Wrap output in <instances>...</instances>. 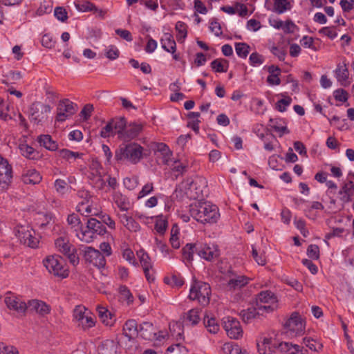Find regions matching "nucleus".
<instances>
[{
  "label": "nucleus",
  "mask_w": 354,
  "mask_h": 354,
  "mask_svg": "<svg viewBox=\"0 0 354 354\" xmlns=\"http://www.w3.org/2000/svg\"><path fill=\"white\" fill-rule=\"evenodd\" d=\"M190 215L203 224L216 223L220 218L218 208L209 202H195L189 205Z\"/></svg>",
  "instance_id": "1"
},
{
  "label": "nucleus",
  "mask_w": 354,
  "mask_h": 354,
  "mask_svg": "<svg viewBox=\"0 0 354 354\" xmlns=\"http://www.w3.org/2000/svg\"><path fill=\"white\" fill-rule=\"evenodd\" d=\"M185 194L191 199H199L204 197L207 192V181L203 176H196L194 178H188L182 183Z\"/></svg>",
  "instance_id": "2"
},
{
  "label": "nucleus",
  "mask_w": 354,
  "mask_h": 354,
  "mask_svg": "<svg viewBox=\"0 0 354 354\" xmlns=\"http://www.w3.org/2000/svg\"><path fill=\"white\" fill-rule=\"evenodd\" d=\"M142 149L140 145L135 142L122 144L115 152V159L118 161L126 160L136 164L142 158Z\"/></svg>",
  "instance_id": "3"
},
{
  "label": "nucleus",
  "mask_w": 354,
  "mask_h": 354,
  "mask_svg": "<svg viewBox=\"0 0 354 354\" xmlns=\"http://www.w3.org/2000/svg\"><path fill=\"white\" fill-rule=\"evenodd\" d=\"M211 296V287L207 283L196 281L192 285L189 299L196 300L200 305L206 306L209 304Z\"/></svg>",
  "instance_id": "4"
},
{
  "label": "nucleus",
  "mask_w": 354,
  "mask_h": 354,
  "mask_svg": "<svg viewBox=\"0 0 354 354\" xmlns=\"http://www.w3.org/2000/svg\"><path fill=\"white\" fill-rule=\"evenodd\" d=\"M44 266L51 274L62 278L68 276V270L65 268V260L58 254L49 255L43 261Z\"/></svg>",
  "instance_id": "5"
},
{
  "label": "nucleus",
  "mask_w": 354,
  "mask_h": 354,
  "mask_svg": "<svg viewBox=\"0 0 354 354\" xmlns=\"http://www.w3.org/2000/svg\"><path fill=\"white\" fill-rule=\"evenodd\" d=\"M278 300L270 290L261 291L257 295V304L261 315L273 312L278 308Z\"/></svg>",
  "instance_id": "6"
},
{
  "label": "nucleus",
  "mask_w": 354,
  "mask_h": 354,
  "mask_svg": "<svg viewBox=\"0 0 354 354\" xmlns=\"http://www.w3.org/2000/svg\"><path fill=\"white\" fill-rule=\"evenodd\" d=\"M105 172L100 162L93 158L89 164L87 178L93 187L98 189H104L106 182L103 178Z\"/></svg>",
  "instance_id": "7"
},
{
  "label": "nucleus",
  "mask_w": 354,
  "mask_h": 354,
  "mask_svg": "<svg viewBox=\"0 0 354 354\" xmlns=\"http://www.w3.org/2000/svg\"><path fill=\"white\" fill-rule=\"evenodd\" d=\"M285 333L290 337L301 336L305 331V322L297 312L291 314L284 324Z\"/></svg>",
  "instance_id": "8"
},
{
  "label": "nucleus",
  "mask_w": 354,
  "mask_h": 354,
  "mask_svg": "<svg viewBox=\"0 0 354 354\" xmlns=\"http://www.w3.org/2000/svg\"><path fill=\"white\" fill-rule=\"evenodd\" d=\"M15 234L20 243L30 248L38 247L39 239L35 237V232L28 227L19 226L15 230Z\"/></svg>",
  "instance_id": "9"
},
{
  "label": "nucleus",
  "mask_w": 354,
  "mask_h": 354,
  "mask_svg": "<svg viewBox=\"0 0 354 354\" xmlns=\"http://www.w3.org/2000/svg\"><path fill=\"white\" fill-rule=\"evenodd\" d=\"M77 111V106L68 99H64L59 102L57 108L56 120L64 122Z\"/></svg>",
  "instance_id": "10"
},
{
  "label": "nucleus",
  "mask_w": 354,
  "mask_h": 354,
  "mask_svg": "<svg viewBox=\"0 0 354 354\" xmlns=\"http://www.w3.org/2000/svg\"><path fill=\"white\" fill-rule=\"evenodd\" d=\"M51 110L48 104H45L39 102H33L29 108L30 119L35 123L39 124L46 120V114Z\"/></svg>",
  "instance_id": "11"
},
{
  "label": "nucleus",
  "mask_w": 354,
  "mask_h": 354,
  "mask_svg": "<svg viewBox=\"0 0 354 354\" xmlns=\"http://www.w3.org/2000/svg\"><path fill=\"white\" fill-rule=\"evenodd\" d=\"M12 178V166L0 155V191H6Z\"/></svg>",
  "instance_id": "12"
},
{
  "label": "nucleus",
  "mask_w": 354,
  "mask_h": 354,
  "mask_svg": "<svg viewBox=\"0 0 354 354\" xmlns=\"http://www.w3.org/2000/svg\"><path fill=\"white\" fill-rule=\"evenodd\" d=\"M4 301L10 310L16 312L19 315H24L28 309V304L19 297L10 292L6 293Z\"/></svg>",
  "instance_id": "13"
},
{
  "label": "nucleus",
  "mask_w": 354,
  "mask_h": 354,
  "mask_svg": "<svg viewBox=\"0 0 354 354\" xmlns=\"http://www.w3.org/2000/svg\"><path fill=\"white\" fill-rule=\"evenodd\" d=\"M84 258L86 262L93 264L98 268H103L106 265L104 256L99 250L92 247H85Z\"/></svg>",
  "instance_id": "14"
},
{
  "label": "nucleus",
  "mask_w": 354,
  "mask_h": 354,
  "mask_svg": "<svg viewBox=\"0 0 354 354\" xmlns=\"http://www.w3.org/2000/svg\"><path fill=\"white\" fill-rule=\"evenodd\" d=\"M223 328L227 335L231 339H239L242 336L243 330L239 322L232 317H227L223 319Z\"/></svg>",
  "instance_id": "15"
},
{
  "label": "nucleus",
  "mask_w": 354,
  "mask_h": 354,
  "mask_svg": "<svg viewBox=\"0 0 354 354\" xmlns=\"http://www.w3.org/2000/svg\"><path fill=\"white\" fill-rule=\"evenodd\" d=\"M196 252L206 261H211L219 257L218 246L214 244H200L196 248Z\"/></svg>",
  "instance_id": "16"
},
{
  "label": "nucleus",
  "mask_w": 354,
  "mask_h": 354,
  "mask_svg": "<svg viewBox=\"0 0 354 354\" xmlns=\"http://www.w3.org/2000/svg\"><path fill=\"white\" fill-rule=\"evenodd\" d=\"M250 281V279L244 275H237L234 273H231L229 275V279L225 285V288L228 291H235L240 290L245 286Z\"/></svg>",
  "instance_id": "17"
},
{
  "label": "nucleus",
  "mask_w": 354,
  "mask_h": 354,
  "mask_svg": "<svg viewBox=\"0 0 354 354\" xmlns=\"http://www.w3.org/2000/svg\"><path fill=\"white\" fill-rule=\"evenodd\" d=\"M339 201L343 203H348L354 196V182L348 180L342 184L337 193Z\"/></svg>",
  "instance_id": "18"
},
{
  "label": "nucleus",
  "mask_w": 354,
  "mask_h": 354,
  "mask_svg": "<svg viewBox=\"0 0 354 354\" xmlns=\"http://www.w3.org/2000/svg\"><path fill=\"white\" fill-rule=\"evenodd\" d=\"M278 344L275 339L269 337L261 338L257 342L259 354H272L277 349Z\"/></svg>",
  "instance_id": "19"
},
{
  "label": "nucleus",
  "mask_w": 354,
  "mask_h": 354,
  "mask_svg": "<svg viewBox=\"0 0 354 354\" xmlns=\"http://www.w3.org/2000/svg\"><path fill=\"white\" fill-rule=\"evenodd\" d=\"M28 308L30 311H35L39 315L44 316L50 311V308L45 302L37 299L29 301L28 303Z\"/></svg>",
  "instance_id": "20"
},
{
  "label": "nucleus",
  "mask_w": 354,
  "mask_h": 354,
  "mask_svg": "<svg viewBox=\"0 0 354 354\" xmlns=\"http://www.w3.org/2000/svg\"><path fill=\"white\" fill-rule=\"evenodd\" d=\"M139 331L141 337L145 339L152 341L158 339L156 330L150 322H143L140 324Z\"/></svg>",
  "instance_id": "21"
},
{
  "label": "nucleus",
  "mask_w": 354,
  "mask_h": 354,
  "mask_svg": "<svg viewBox=\"0 0 354 354\" xmlns=\"http://www.w3.org/2000/svg\"><path fill=\"white\" fill-rule=\"evenodd\" d=\"M142 130V126L140 124H130L126 127L124 133L121 136V139L124 140L133 139L140 134Z\"/></svg>",
  "instance_id": "22"
},
{
  "label": "nucleus",
  "mask_w": 354,
  "mask_h": 354,
  "mask_svg": "<svg viewBox=\"0 0 354 354\" xmlns=\"http://www.w3.org/2000/svg\"><path fill=\"white\" fill-rule=\"evenodd\" d=\"M41 180L39 173L35 169H28L23 171L21 180L24 184L35 185Z\"/></svg>",
  "instance_id": "23"
},
{
  "label": "nucleus",
  "mask_w": 354,
  "mask_h": 354,
  "mask_svg": "<svg viewBox=\"0 0 354 354\" xmlns=\"http://www.w3.org/2000/svg\"><path fill=\"white\" fill-rule=\"evenodd\" d=\"M120 222L129 231L136 232L140 230V226L131 216L126 214H118Z\"/></svg>",
  "instance_id": "24"
},
{
  "label": "nucleus",
  "mask_w": 354,
  "mask_h": 354,
  "mask_svg": "<svg viewBox=\"0 0 354 354\" xmlns=\"http://www.w3.org/2000/svg\"><path fill=\"white\" fill-rule=\"evenodd\" d=\"M156 153H160L162 158V162L165 165H169V162L172 156L171 151L169 149L168 146L162 142H158L155 146Z\"/></svg>",
  "instance_id": "25"
},
{
  "label": "nucleus",
  "mask_w": 354,
  "mask_h": 354,
  "mask_svg": "<svg viewBox=\"0 0 354 354\" xmlns=\"http://www.w3.org/2000/svg\"><path fill=\"white\" fill-rule=\"evenodd\" d=\"M335 75L337 81L342 86H348L350 84V82L348 81L349 73L346 64H344L343 66L339 64L337 66L335 70Z\"/></svg>",
  "instance_id": "26"
},
{
  "label": "nucleus",
  "mask_w": 354,
  "mask_h": 354,
  "mask_svg": "<svg viewBox=\"0 0 354 354\" xmlns=\"http://www.w3.org/2000/svg\"><path fill=\"white\" fill-rule=\"evenodd\" d=\"M138 333V324L136 320H127L123 326V334L130 340Z\"/></svg>",
  "instance_id": "27"
},
{
  "label": "nucleus",
  "mask_w": 354,
  "mask_h": 354,
  "mask_svg": "<svg viewBox=\"0 0 354 354\" xmlns=\"http://www.w3.org/2000/svg\"><path fill=\"white\" fill-rule=\"evenodd\" d=\"M162 48L172 54L176 52V44L174 37L170 33H165L163 37L160 39Z\"/></svg>",
  "instance_id": "28"
},
{
  "label": "nucleus",
  "mask_w": 354,
  "mask_h": 354,
  "mask_svg": "<svg viewBox=\"0 0 354 354\" xmlns=\"http://www.w3.org/2000/svg\"><path fill=\"white\" fill-rule=\"evenodd\" d=\"M269 125L274 131L279 133L280 136L289 133L283 119L270 118L269 120Z\"/></svg>",
  "instance_id": "29"
},
{
  "label": "nucleus",
  "mask_w": 354,
  "mask_h": 354,
  "mask_svg": "<svg viewBox=\"0 0 354 354\" xmlns=\"http://www.w3.org/2000/svg\"><path fill=\"white\" fill-rule=\"evenodd\" d=\"M86 228L93 231L95 235H104L106 232V229L104 225L94 218L88 219Z\"/></svg>",
  "instance_id": "30"
},
{
  "label": "nucleus",
  "mask_w": 354,
  "mask_h": 354,
  "mask_svg": "<svg viewBox=\"0 0 354 354\" xmlns=\"http://www.w3.org/2000/svg\"><path fill=\"white\" fill-rule=\"evenodd\" d=\"M201 312L199 308H192L189 310L185 316V324L186 325H196L201 320Z\"/></svg>",
  "instance_id": "31"
},
{
  "label": "nucleus",
  "mask_w": 354,
  "mask_h": 354,
  "mask_svg": "<svg viewBox=\"0 0 354 354\" xmlns=\"http://www.w3.org/2000/svg\"><path fill=\"white\" fill-rule=\"evenodd\" d=\"M37 141L40 146H43L50 151H55L58 148L57 143L52 139L50 135H41L38 137Z\"/></svg>",
  "instance_id": "32"
},
{
  "label": "nucleus",
  "mask_w": 354,
  "mask_h": 354,
  "mask_svg": "<svg viewBox=\"0 0 354 354\" xmlns=\"http://www.w3.org/2000/svg\"><path fill=\"white\" fill-rule=\"evenodd\" d=\"M299 346L289 342H281L277 345V350L283 354H299Z\"/></svg>",
  "instance_id": "33"
},
{
  "label": "nucleus",
  "mask_w": 354,
  "mask_h": 354,
  "mask_svg": "<svg viewBox=\"0 0 354 354\" xmlns=\"http://www.w3.org/2000/svg\"><path fill=\"white\" fill-rule=\"evenodd\" d=\"M55 248L57 250L62 253L64 255L70 252L74 248L69 242V241L63 237L57 238L55 241Z\"/></svg>",
  "instance_id": "34"
},
{
  "label": "nucleus",
  "mask_w": 354,
  "mask_h": 354,
  "mask_svg": "<svg viewBox=\"0 0 354 354\" xmlns=\"http://www.w3.org/2000/svg\"><path fill=\"white\" fill-rule=\"evenodd\" d=\"M19 149L21 155L28 159L34 160L39 156V153L27 144H20Z\"/></svg>",
  "instance_id": "35"
},
{
  "label": "nucleus",
  "mask_w": 354,
  "mask_h": 354,
  "mask_svg": "<svg viewBox=\"0 0 354 354\" xmlns=\"http://www.w3.org/2000/svg\"><path fill=\"white\" fill-rule=\"evenodd\" d=\"M99 354H116V348L113 341L106 340L98 346Z\"/></svg>",
  "instance_id": "36"
},
{
  "label": "nucleus",
  "mask_w": 354,
  "mask_h": 354,
  "mask_svg": "<svg viewBox=\"0 0 354 354\" xmlns=\"http://www.w3.org/2000/svg\"><path fill=\"white\" fill-rule=\"evenodd\" d=\"M80 230V231L76 234V236L81 241L88 243L96 238V235L91 229L83 230L81 228Z\"/></svg>",
  "instance_id": "37"
},
{
  "label": "nucleus",
  "mask_w": 354,
  "mask_h": 354,
  "mask_svg": "<svg viewBox=\"0 0 354 354\" xmlns=\"http://www.w3.org/2000/svg\"><path fill=\"white\" fill-rule=\"evenodd\" d=\"M196 248H197V245L192 243H187L183 247L182 254L184 261H186L187 263H192L194 253L196 252Z\"/></svg>",
  "instance_id": "38"
},
{
  "label": "nucleus",
  "mask_w": 354,
  "mask_h": 354,
  "mask_svg": "<svg viewBox=\"0 0 354 354\" xmlns=\"http://www.w3.org/2000/svg\"><path fill=\"white\" fill-rule=\"evenodd\" d=\"M258 315H261V313L259 312V309L257 306L256 307H251L246 310H242L240 313V315L245 322H249Z\"/></svg>",
  "instance_id": "39"
},
{
  "label": "nucleus",
  "mask_w": 354,
  "mask_h": 354,
  "mask_svg": "<svg viewBox=\"0 0 354 354\" xmlns=\"http://www.w3.org/2000/svg\"><path fill=\"white\" fill-rule=\"evenodd\" d=\"M111 121L113 124L115 133L118 134V137L121 138V136L124 133V129L127 127L126 120L124 118H120L113 119Z\"/></svg>",
  "instance_id": "40"
},
{
  "label": "nucleus",
  "mask_w": 354,
  "mask_h": 354,
  "mask_svg": "<svg viewBox=\"0 0 354 354\" xmlns=\"http://www.w3.org/2000/svg\"><path fill=\"white\" fill-rule=\"evenodd\" d=\"M74 5L77 10L81 12H96L97 10V8L93 3L86 0L75 1Z\"/></svg>",
  "instance_id": "41"
},
{
  "label": "nucleus",
  "mask_w": 354,
  "mask_h": 354,
  "mask_svg": "<svg viewBox=\"0 0 354 354\" xmlns=\"http://www.w3.org/2000/svg\"><path fill=\"white\" fill-rule=\"evenodd\" d=\"M211 67L217 73H225L228 68V62L224 59H216L212 62Z\"/></svg>",
  "instance_id": "42"
},
{
  "label": "nucleus",
  "mask_w": 354,
  "mask_h": 354,
  "mask_svg": "<svg viewBox=\"0 0 354 354\" xmlns=\"http://www.w3.org/2000/svg\"><path fill=\"white\" fill-rule=\"evenodd\" d=\"M164 282L172 288H179L184 284L183 279L180 276L176 274L165 277Z\"/></svg>",
  "instance_id": "43"
},
{
  "label": "nucleus",
  "mask_w": 354,
  "mask_h": 354,
  "mask_svg": "<svg viewBox=\"0 0 354 354\" xmlns=\"http://www.w3.org/2000/svg\"><path fill=\"white\" fill-rule=\"evenodd\" d=\"M290 9L291 4L288 0H274L273 10L275 12L282 14Z\"/></svg>",
  "instance_id": "44"
},
{
  "label": "nucleus",
  "mask_w": 354,
  "mask_h": 354,
  "mask_svg": "<svg viewBox=\"0 0 354 354\" xmlns=\"http://www.w3.org/2000/svg\"><path fill=\"white\" fill-rule=\"evenodd\" d=\"M96 310L98 313L99 317L104 324L106 326L112 324L111 314L106 308L102 306H97Z\"/></svg>",
  "instance_id": "45"
},
{
  "label": "nucleus",
  "mask_w": 354,
  "mask_h": 354,
  "mask_svg": "<svg viewBox=\"0 0 354 354\" xmlns=\"http://www.w3.org/2000/svg\"><path fill=\"white\" fill-rule=\"evenodd\" d=\"M59 153L61 158L68 160L70 162H71L72 160H75L76 158H81L83 156L82 153L74 152L67 149H61L59 151Z\"/></svg>",
  "instance_id": "46"
},
{
  "label": "nucleus",
  "mask_w": 354,
  "mask_h": 354,
  "mask_svg": "<svg viewBox=\"0 0 354 354\" xmlns=\"http://www.w3.org/2000/svg\"><path fill=\"white\" fill-rule=\"evenodd\" d=\"M177 32L176 38L178 41L184 40L187 35V26L185 23L178 21L175 26Z\"/></svg>",
  "instance_id": "47"
},
{
  "label": "nucleus",
  "mask_w": 354,
  "mask_h": 354,
  "mask_svg": "<svg viewBox=\"0 0 354 354\" xmlns=\"http://www.w3.org/2000/svg\"><path fill=\"white\" fill-rule=\"evenodd\" d=\"M204 325L210 333L215 334L219 330V325L214 317L209 318L208 316L204 317Z\"/></svg>",
  "instance_id": "48"
},
{
  "label": "nucleus",
  "mask_w": 354,
  "mask_h": 354,
  "mask_svg": "<svg viewBox=\"0 0 354 354\" xmlns=\"http://www.w3.org/2000/svg\"><path fill=\"white\" fill-rule=\"evenodd\" d=\"M303 341L305 345L311 351L319 352L322 350L323 344L313 338L305 337Z\"/></svg>",
  "instance_id": "49"
},
{
  "label": "nucleus",
  "mask_w": 354,
  "mask_h": 354,
  "mask_svg": "<svg viewBox=\"0 0 354 354\" xmlns=\"http://www.w3.org/2000/svg\"><path fill=\"white\" fill-rule=\"evenodd\" d=\"M120 300L126 301L127 304H131L133 301L132 294L128 288L125 286H121L119 288Z\"/></svg>",
  "instance_id": "50"
},
{
  "label": "nucleus",
  "mask_w": 354,
  "mask_h": 354,
  "mask_svg": "<svg viewBox=\"0 0 354 354\" xmlns=\"http://www.w3.org/2000/svg\"><path fill=\"white\" fill-rule=\"evenodd\" d=\"M224 354H245L242 352L241 348L237 344L226 343L222 347Z\"/></svg>",
  "instance_id": "51"
},
{
  "label": "nucleus",
  "mask_w": 354,
  "mask_h": 354,
  "mask_svg": "<svg viewBox=\"0 0 354 354\" xmlns=\"http://www.w3.org/2000/svg\"><path fill=\"white\" fill-rule=\"evenodd\" d=\"M115 203L122 211H127L129 209V203L128 199L122 194H115L114 196Z\"/></svg>",
  "instance_id": "52"
},
{
  "label": "nucleus",
  "mask_w": 354,
  "mask_h": 354,
  "mask_svg": "<svg viewBox=\"0 0 354 354\" xmlns=\"http://www.w3.org/2000/svg\"><path fill=\"white\" fill-rule=\"evenodd\" d=\"M235 50L238 56L246 58L250 52V46L245 43H236Z\"/></svg>",
  "instance_id": "53"
},
{
  "label": "nucleus",
  "mask_w": 354,
  "mask_h": 354,
  "mask_svg": "<svg viewBox=\"0 0 354 354\" xmlns=\"http://www.w3.org/2000/svg\"><path fill=\"white\" fill-rule=\"evenodd\" d=\"M67 223L72 228H75L76 231L82 227L80 218L76 214H69L67 218Z\"/></svg>",
  "instance_id": "54"
},
{
  "label": "nucleus",
  "mask_w": 354,
  "mask_h": 354,
  "mask_svg": "<svg viewBox=\"0 0 354 354\" xmlns=\"http://www.w3.org/2000/svg\"><path fill=\"white\" fill-rule=\"evenodd\" d=\"M137 255L139 258L142 268L147 267H152L149 256L147 253L145 252L143 250L138 251Z\"/></svg>",
  "instance_id": "55"
},
{
  "label": "nucleus",
  "mask_w": 354,
  "mask_h": 354,
  "mask_svg": "<svg viewBox=\"0 0 354 354\" xmlns=\"http://www.w3.org/2000/svg\"><path fill=\"white\" fill-rule=\"evenodd\" d=\"M167 353V354H187V350L184 346L176 344L169 346Z\"/></svg>",
  "instance_id": "56"
},
{
  "label": "nucleus",
  "mask_w": 354,
  "mask_h": 354,
  "mask_svg": "<svg viewBox=\"0 0 354 354\" xmlns=\"http://www.w3.org/2000/svg\"><path fill=\"white\" fill-rule=\"evenodd\" d=\"M9 106L6 104L3 100L0 97V118L4 121L11 119V116L8 113Z\"/></svg>",
  "instance_id": "57"
},
{
  "label": "nucleus",
  "mask_w": 354,
  "mask_h": 354,
  "mask_svg": "<svg viewBox=\"0 0 354 354\" xmlns=\"http://www.w3.org/2000/svg\"><path fill=\"white\" fill-rule=\"evenodd\" d=\"M54 15L55 17L62 22L67 21L68 16L66 10L64 7L58 6L55 8Z\"/></svg>",
  "instance_id": "58"
},
{
  "label": "nucleus",
  "mask_w": 354,
  "mask_h": 354,
  "mask_svg": "<svg viewBox=\"0 0 354 354\" xmlns=\"http://www.w3.org/2000/svg\"><path fill=\"white\" fill-rule=\"evenodd\" d=\"M167 221L162 217L158 218L155 223V230L160 234H162L167 230Z\"/></svg>",
  "instance_id": "59"
},
{
  "label": "nucleus",
  "mask_w": 354,
  "mask_h": 354,
  "mask_svg": "<svg viewBox=\"0 0 354 354\" xmlns=\"http://www.w3.org/2000/svg\"><path fill=\"white\" fill-rule=\"evenodd\" d=\"M306 252L308 257L312 259L317 260L319 258V248L317 245H310Z\"/></svg>",
  "instance_id": "60"
},
{
  "label": "nucleus",
  "mask_w": 354,
  "mask_h": 354,
  "mask_svg": "<svg viewBox=\"0 0 354 354\" xmlns=\"http://www.w3.org/2000/svg\"><path fill=\"white\" fill-rule=\"evenodd\" d=\"M209 29L214 33L216 36H220L222 35V29L221 24L218 22L217 19L212 18L209 21Z\"/></svg>",
  "instance_id": "61"
},
{
  "label": "nucleus",
  "mask_w": 354,
  "mask_h": 354,
  "mask_svg": "<svg viewBox=\"0 0 354 354\" xmlns=\"http://www.w3.org/2000/svg\"><path fill=\"white\" fill-rule=\"evenodd\" d=\"M115 135L111 121L109 122L106 125L103 127L100 131V136L102 138H109Z\"/></svg>",
  "instance_id": "62"
},
{
  "label": "nucleus",
  "mask_w": 354,
  "mask_h": 354,
  "mask_svg": "<svg viewBox=\"0 0 354 354\" xmlns=\"http://www.w3.org/2000/svg\"><path fill=\"white\" fill-rule=\"evenodd\" d=\"M120 55V52L116 46H110L105 51L106 57L110 60L116 59Z\"/></svg>",
  "instance_id": "63"
},
{
  "label": "nucleus",
  "mask_w": 354,
  "mask_h": 354,
  "mask_svg": "<svg viewBox=\"0 0 354 354\" xmlns=\"http://www.w3.org/2000/svg\"><path fill=\"white\" fill-rule=\"evenodd\" d=\"M0 354H19V352L12 346H6L3 343H0Z\"/></svg>",
  "instance_id": "64"
}]
</instances>
